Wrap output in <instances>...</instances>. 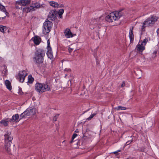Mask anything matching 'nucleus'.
Listing matches in <instances>:
<instances>
[{
  "mask_svg": "<svg viewBox=\"0 0 159 159\" xmlns=\"http://www.w3.org/2000/svg\"><path fill=\"white\" fill-rule=\"evenodd\" d=\"M27 75V73L25 71L22 70L20 71L17 76V79L20 82L22 83L24 82L25 78Z\"/></svg>",
  "mask_w": 159,
  "mask_h": 159,
  "instance_id": "6e6552de",
  "label": "nucleus"
},
{
  "mask_svg": "<svg viewBox=\"0 0 159 159\" xmlns=\"http://www.w3.org/2000/svg\"><path fill=\"white\" fill-rule=\"evenodd\" d=\"M132 142V140L128 141L125 143V146H126V145H129L130 143H131Z\"/></svg>",
  "mask_w": 159,
  "mask_h": 159,
  "instance_id": "2f4dec72",
  "label": "nucleus"
},
{
  "mask_svg": "<svg viewBox=\"0 0 159 159\" xmlns=\"http://www.w3.org/2000/svg\"><path fill=\"white\" fill-rule=\"evenodd\" d=\"M31 2L30 0H18L15 2V7L17 9L21 8L20 6H26L29 4Z\"/></svg>",
  "mask_w": 159,
  "mask_h": 159,
  "instance_id": "0eeeda50",
  "label": "nucleus"
},
{
  "mask_svg": "<svg viewBox=\"0 0 159 159\" xmlns=\"http://www.w3.org/2000/svg\"><path fill=\"white\" fill-rule=\"evenodd\" d=\"M77 136V134H76L74 133L73 134V135H72V140L70 142V143H72L73 142L74 139L75 138H76Z\"/></svg>",
  "mask_w": 159,
  "mask_h": 159,
  "instance_id": "c756f323",
  "label": "nucleus"
},
{
  "mask_svg": "<svg viewBox=\"0 0 159 159\" xmlns=\"http://www.w3.org/2000/svg\"><path fill=\"white\" fill-rule=\"evenodd\" d=\"M64 10L63 9H60L58 12V15L60 18H61L62 15L64 13Z\"/></svg>",
  "mask_w": 159,
  "mask_h": 159,
  "instance_id": "cd10ccee",
  "label": "nucleus"
},
{
  "mask_svg": "<svg viewBox=\"0 0 159 159\" xmlns=\"http://www.w3.org/2000/svg\"><path fill=\"white\" fill-rule=\"evenodd\" d=\"M45 55V52L41 49L37 50L35 53V57H34V61L36 63L41 64L43 63Z\"/></svg>",
  "mask_w": 159,
  "mask_h": 159,
  "instance_id": "7ed1b4c3",
  "label": "nucleus"
},
{
  "mask_svg": "<svg viewBox=\"0 0 159 159\" xmlns=\"http://www.w3.org/2000/svg\"><path fill=\"white\" fill-rule=\"evenodd\" d=\"M54 120H55V121H56V119H54Z\"/></svg>",
  "mask_w": 159,
  "mask_h": 159,
  "instance_id": "37998d69",
  "label": "nucleus"
},
{
  "mask_svg": "<svg viewBox=\"0 0 159 159\" xmlns=\"http://www.w3.org/2000/svg\"><path fill=\"white\" fill-rule=\"evenodd\" d=\"M35 89L38 92L42 93L44 92L50 91L51 87L47 83H38L35 84Z\"/></svg>",
  "mask_w": 159,
  "mask_h": 159,
  "instance_id": "20e7f679",
  "label": "nucleus"
},
{
  "mask_svg": "<svg viewBox=\"0 0 159 159\" xmlns=\"http://www.w3.org/2000/svg\"><path fill=\"white\" fill-rule=\"evenodd\" d=\"M159 30V29L158 28L157 30V34H158V31Z\"/></svg>",
  "mask_w": 159,
  "mask_h": 159,
  "instance_id": "58836bf2",
  "label": "nucleus"
},
{
  "mask_svg": "<svg viewBox=\"0 0 159 159\" xmlns=\"http://www.w3.org/2000/svg\"><path fill=\"white\" fill-rule=\"evenodd\" d=\"M64 35L67 38H72L73 35L69 29L67 28L64 31Z\"/></svg>",
  "mask_w": 159,
  "mask_h": 159,
  "instance_id": "9b49d317",
  "label": "nucleus"
},
{
  "mask_svg": "<svg viewBox=\"0 0 159 159\" xmlns=\"http://www.w3.org/2000/svg\"><path fill=\"white\" fill-rule=\"evenodd\" d=\"M34 81V79L31 75H29L28 76V83L32 84Z\"/></svg>",
  "mask_w": 159,
  "mask_h": 159,
  "instance_id": "b1692460",
  "label": "nucleus"
},
{
  "mask_svg": "<svg viewBox=\"0 0 159 159\" xmlns=\"http://www.w3.org/2000/svg\"><path fill=\"white\" fill-rule=\"evenodd\" d=\"M71 71V70L70 68H66L64 69L65 71H66L68 72H70Z\"/></svg>",
  "mask_w": 159,
  "mask_h": 159,
  "instance_id": "473e14b6",
  "label": "nucleus"
},
{
  "mask_svg": "<svg viewBox=\"0 0 159 159\" xmlns=\"http://www.w3.org/2000/svg\"><path fill=\"white\" fill-rule=\"evenodd\" d=\"M59 116V115H56L55 116V117H56V116Z\"/></svg>",
  "mask_w": 159,
  "mask_h": 159,
  "instance_id": "79ce46f5",
  "label": "nucleus"
},
{
  "mask_svg": "<svg viewBox=\"0 0 159 159\" xmlns=\"http://www.w3.org/2000/svg\"><path fill=\"white\" fill-rule=\"evenodd\" d=\"M6 27L2 25H0V31L4 33H5V29H6Z\"/></svg>",
  "mask_w": 159,
  "mask_h": 159,
  "instance_id": "c85d7f7f",
  "label": "nucleus"
},
{
  "mask_svg": "<svg viewBox=\"0 0 159 159\" xmlns=\"http://www.w3.org/2000/svg\"><path fill=\"white\" fill-rule=\"evenodd\" d=\"M73 48H70V47H69V49H68L69 52H72V51L73 50Z\"/></svg>",
  "mask_w": 159,
  "mask_h": 159,
  "instance_id": "c9c22d12",
  "label": "nucleus"
},
{
  "mask_svg": "<svg viewBox=\"0 0 159 159\" xmlns=\"http://www.w3.org/2000/svg\"><path fill=\"white\" fill-rule=\"evenodd\" d=\"M57 12L56 11L51 10L49 12L48 15V18L50 20H55L56 15L57 14Z\"/></svg>",
  "mask_w": 159,
  "mask_h": 159,
  "instance_id": "9d476101",
  "label": "nucleus"
},
{
  "mask_svg": "<svg viewBox=\"0 0 159 159\" xmlns=\"http://www.w3.org/2000/svg\"><path fill=\"white\" fill-rule=\"evenodd\" d=\"M145 49V46L143 45L141 43H139L136 46V49L140 52H142L143 50Z\"/></svg>",
  "mask_w": 159,
  "mask_h": 159,
  "instance_id": "2eb2a0df",
  "label": "nucleus"
},
{
  "mask_svg": "<svg viewBox=\"0 0 159 159\" xmlns=\"http://www.w3.org/2000/svg\"><path fill=\"white\" fill-rule=\"evenodd\" d=\"M117 110H124L126 109V108L125 107H122L120 106H118L117 107L115 108Z\"/></svg>",
  "mask_w": 159,
  "mask_h": 159,
  "instance_id": "a878e982",
  "label": "nucleus"
},
{
  "mask_svg": "<svg viewBox=\"0 0 159 159\" xmlns=\"http://www.w3.org/2000/svg\"><path fill=\"white\" fill-rule=\"evenodd\" d=\"M98 23V20L96 19H92L90 22L89 27L91 29H93Z\"/></svg>",
  "mask_w": 159,
  "mask_h": 159,
  "instance_id": "4468645a",
  "label": "nucleus"
},
{
  "mask_svg": "<svg viewBox=\"0 0 159 159\" xmlns=\"http://www.w3.org/2000/svg\"><path fill=\"white\" fill-rule=\"evenodd\" d=\"M47 48L48 47H51L50 46V42L49 40H48L47 41Z\"/></svg>",
  "mask_w": 159,
  "mask_h": 159,
  "instance_id": "f704fd0d",
  "label": "nucleus"
},
{
  "mask_svg": "<svg viewBox=\"0 0 159 159\" xmlns=\"http://www.w3.org/2000/svg\"><path fill=\"white\" fill-rule=\"evenodd\" d=\"M5 140H8V142H11V141L13 139L12 136L11 135V133H7L4 135Z\"/></svg>",
  "mask_w": 159,
  "mask_h": 159,
  "instance_id": "a211bd4d",
  "label": "nucleus"
},
{
  "mask_svg": "<svg viewBox=\"0 0 159 159\" xmlns=\"http://www.w3.org/2000/svg\"><path fill=\"white\" fill-rule=\"evenodd\" d=\"M30 6L31 9L33 11H34L35 9H38L42 7V6H45V5L43 4H40L39 3L37 2H33L30 4Z\"/></svg>",
  "mask_w": 159,
  "mask_h": 159,
  "instance_id": "1a4fd4ad",
  "label": "nucleus"
},
{
  "mask_svg": "<svg viewBox=\"0 0 159 159\" xmlns=\"http://www.w3.org/2000/svg\"><path fill=\"white\" fill-rule=\"evenodd\" d=\"M49 3V5L51 6L55 7H58L59 6V4L57 2L53 1H48Z\"/></svg>",
  "mask_w": 159,
  "mask_h": 159,
  "instance_id": "aec40b11",
  "label": "nucleus"
},
{
  "mask_svg": "<svg viewBox=\"0 0 159 159\" xmlns=\"http://www.w3.org/2000/svg\"><path fill=\"white\" fill-rule=\"evenodd\" d=\"M75 132H78V129H77L75 131Z\"/></svg>",
  "mask_w": 159,
  "mask_h": 159,
  "instance_id": "ea45409f",
  "label": "nucleus"
},
{
  "mask_svg": "<svg viewBox=\"0 0 159 159\" xmlns=\"http://www.w3.org/2000/svg\"><path fill=\"white\" fill-rule=\"evenodd\" d=\"M52 25V24L51 21L48 20H46L43 25V33L45 34H46L49 32Z\"/></svg>",
  "mask_w": 159,
  "mask_h": 159,
  "instance_id": "423d86ee",
  "label": "nucleus"
},
{
  "mask_svg": "<svg viewBox=\"0 0 159 159\" xmlns=\"http://www.w3.org/2000/svg\"><path fill=\"white\" fill-rule=\"evenodd\" d=\"M123 15V13L121 11H116L106 16L105 19L107 22H111L118 20Z\"/></svg>",
  "mask_w": 159,
  "mask_h": 159,
  "instance_id": "f03ea898",
  "label": "nucleus"
},
{
  "mask_svg": "<svg viewBox=\"0 0 159 159\" xmlns=\"http://www.w3.org/2000/svg\"><path fill=\"white\" fill-rule=\"evenodd\" d=\"M5 17H6V16H4V17H1L0 19H1V18H2V19H3L5 18Z\"/></svg>",
  "mask_w": 159,
  "mask_h": 159,
  "instance_id": "4c0bfd02",
  "label": "nucleus"
},
{
  "mask_svg": "<svg viewBox=\"0 0 159 159\" xmlns=\"http://www.w3.org/2000/svg\"><path fill=\"white\" fill-rule=\"evenodd\" d=\"M47 54L49 58L51 59L53 58L52 52L51 47L48 48Z\"/></svg>",
  "mask_w": 159,
  "mask_h": 159,
  "instance_id": "f3484780",
  "label": "nucleus"
},
{
  "mask_svg": "<svg viewBox=\"0 0 159 159\" xmlns=\"http://www.w3.org/2000/svg\"><path fill=\"white\" fill-rule=\"evenodd\" d=\"M19 115L18 114H16L15 115H13L11 118L9 120V121L10 122H18L19 120H20V118L19 120Z\"/></svg>",
  "mask_w": 159,
  "mask_h": 159,
  "instance_id": "ddd939ff",
  "label": "nucleus"
},
{
  "mask_svg": "<svg viewBox=\"0 0 159 159\" xmlns=\"http://www.w3.org/2000/svg\"><path fill=\"white\" fill-rule=\"evenodd\" d=\"M22 11L23 12L25 13H28L30 11H32L30 7L28 6H26L23 8Z\"/></svg>",
  "mask_w": 159,
  "mask_h": 159,
  "instance_id": "4be33fe9",
  "label": "nucleus"
},
{
  "mask_svg": "<svg viewBox=\"0 0 159 159\" xmlns=\"http://www.w3.org/2000/svg\"><path fill=\"white\" fill-rule=\"evenodd\" d=\"M5 83L7 88L10 90H11L12 87L10 81L8 80H7L5 81Z\"/></svg>",
  "mask_w": 159,
  "mask_h": 159,
  "instance_id": "412c9836",
  "label": "nucleus"
},
{
  "mask_svg": "<svg viewBox=\"0 0 159 159\" xmlns=\"http://www.w3.org/2000/svg\"><path fill=\"white\" fill-rule=\"evenodd\" d=\"M36 111V109L35 108L32 109L28 108L20 115V119H22L27 116L34 115L35 114Z\"/></svg>",
  "mask_w": 159,
  "mask_h": 159,
  "instance_id": "39448f33",
  "label": "nucleus"
},
{
  "mask_svg": "<svg viewBox=\"0 0 159 159\" xmlns=\"http://www.w3.org/2000/svg\"><path fill=\"white\" fill-rule=\"evenodd\" d=\"M0 123L5 126H7L8 125V121L5 120H3L0 121Z\"/></svg>",
  "mask_w": 159,
  "mask_h": 159,
  "instance_id": "393cba45",
  "label": "nucleus"
},
{
  "mask_svg": "<svg viewBox=\"0 0 159 159\" xmlns=\"http://www.w3.org/2000/svg\"><path fill=\"white\" fill-rule=\"evenodd\" d=\"M0 10L3 11L6 14V16H7V14L8 13L6 11V8H5V7L4 6L2 5L0 3Z\"/></svg>",
  "mask_w": 159,
  "mask_h": 159,
  "instance_id": "5701e85b",
  "label": "nucleus"
},
{
  "mask_svg": "<svg viewBox=\"0 0 159 159\" xmlns=\"http://www.w3.org/2000/svg\"><path fill=\"white\" fill-rule=\"evenodd\" d=\"M133 27L130 28L129 33V37L130 42H132L134 40V35L133 32Z\"/></svg>",
  "mask_w": 159,
  "mask_h": 159,
  "instance_id": "dca6fc26",
  "label": "nucleus"
},
{
  "mask_svg": "<svg viewBox=\"0 0 159 159\" xmlns=\"http://www.w3.org/2000/svg\"><path fill=\"white\" fill-rule=\"evenodd\" d=\"M158 17L155 16H151L147 19L143 23L140 31L143 33L145 31L146 27L152 26L157 20Z\"/></svg>",
  "mask_w": 159,
  "mask_h": 159,
  "instance_id": "f257e3e1",
  "label": "nucleus"
},
{
  "mask_svg": "<svg viewBox=\"0 0 159 159\" xmlns=\"http://www.w3.org/2000/svg\"><path fill=\"white\" fill-rule=\"evenodd\" d=\"M150 39L148 38H145L143 40V41L141 43L143 45L145 46L148 41V40Z\"/></svg>",
  "mask_w": 159,
  "mask_h": 159,
  "instance_id": "bb28decb",
  "label": "nucleus"
},
{
  "mask_svg": "<svg viewBox=\"0 0 159 159\" xmlns=\"http://www.w3.org/2000/svg\"><path fill=\"white\" fill-rule=\"evenodd\" d=\"M11 143L12 142H5L4 149L9 153L11 152L10 147Z\"/></svg>",
  "mask_w": 159,
  "mask_h": 159,
  "instance_id": "f8f14e48",
  "label": "nucleus"
},
{
  "mask_svg": "<svg viewBox=\"0 0 159 159\" xmlns=\"http://www.w3.org/2000/svg\"><path fill=\"white\" fill-rule=\"evenodd\" d=\"M96 115V113H94L93 114H91L89 117H88L87 119V120H90L91 119H92L95 115Z\"/></svg>",
  "mask_w": 159,
  "mask_h": 159,
  "instance_id": "7c9ffc66",
  "label": "nucleus"
},
{
  "mask_svg": "<svg viewBox=\"0 0 159 159\" xmlns=\"http://www.w3.org/2000/svg\"><path fill=\"white\" fill-rule=\"evenodd\" d=\"M157 52L155 51L153 53H154L155 54H156Z\"/></svg>",
  "mask_w": 159,
  "mask_h": 159,
  "instance_id": "a19ab883",
  "label": "nucleus"
},
{
  "mask_svg": "<svg viewBox=\"0 0 159 159\" xmlns=\"http://www.w3.org/2000/svg\"><path fill=\"white\" fill-rule=\"evenodd\" d=\"M31 40L36 45H38L40 42L41 39L38 36H35L34 37L32 38Z\"/></svg>",
  "mask_w": 159,
  "mask_h": 159,
  "instance_id": "6ab92c4d",
  "label": "nucleus"
},
{
  "mask_svg": "<svg viewBox=\"0 0 159 159\" xmlns=\"http://www.w3.org/2000/svg\"><path fill=\"white\" fill-rule=\"evenodd\" d=\"M121 150H117L115 152H113L112 153L115 154H117L118 152H120Z\"/></svg>",
  "mask_w": 159,
  "mask_h": 159,
  "instance_id": "72a5a7b5",
  "label": "nucleus"
},
{
  "mask_svg": "<svg viewBox=\"0 0 159 159\" xmlns=\"http://www.w3.org/2000/svg\"><path fill=\"white\" fill-rule=\"evenodd\" d=\"M125 85V83L124 82H123L122 84H121V87H124Z\"/></svg>",
  "mask_w": 159,
  "mask_h": 159,
  "instance_id": "e433bc0d",
  "label": "nucleus"
}]
</instances>
